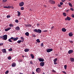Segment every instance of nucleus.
I'll use <instances>...</instances> for the list:
<instances>
[{
	"mask_svg": "<svg viewBox=\"0 0 74 74\" xmlns=\"http://www.w3.org/2000/svg\"><path fill=\"white\" fill-rule=\"evenodd\" d=\"M69 5L71 7H73L72 4H71V3H69Z\"/></svg>",
	"mask_w": 74,
	"mask_h": 74,
	"instance_id": "nucleus-26",
	"label": "nucleus"
},
{
	"mask_svg": "<svg viewBox=\"0 0 74 74\" xmlns=\"http://www.w3.org/2000/svg\"><path fill=\"white\" fill-rule=\"evenodd\" d=\"M62 32H66V29L64 28H62Z\"/></svg>",
	"mask_w": 74,
	"mask_h": 74,
	"instance_id": "nucleus-12",
	"label": "nucleus"
},
{
	"mask_svg": "<svg viewBox=\"0 0 74 74\" xmlns=\"http://www.w3.org/2000/svg\"><path fill=\"white\" fill-rule=\"evenodd\" d=\"M0 39L2 40H7V35H5L3 36H0Z\"/></svg>",
	"mask_w": 74,
	"mask_h": 74,
	"instance_id": "nucleus-1",
	"label": "nucleus"
},
{
	"mask_svg": "<svg viewBox=\"0 0 74 74\" xmlns=\"http://www.w3.org/2000/svg\"><path fill=\"white\" fill-rule=\"evenodd\" d=\"M15 29L16 30H20V28H19V27H17L15 28Z\"/></svg>",
	"mask_w": 74,
	"mask_h": 74,
	"instance_id": "nucleus-14",
	"label": "nucleus"
},
{
	"mask_svg": "<svg viewBox=\"0 0 74 74\" xmlns=\"http://www.w3.org/2000/svg\"><path fill=\"white\" fill-rule=\"evenodd\" d=\"M17 13H18V16H20L21 15V13L19 11H17Z\"/></svg>",
	"mask_w": 74,
	"mask_h": 74,
	"instance_id": "nucleus-22",
	"label": "nucleus"
},
{
	"mask_svg": "<svg viewBox=\"0 0 74 74\" xmlns=\"http://www.w3.org/2000/svg\"><path fill=\"white\" fill-rule=\"evenodd\" d=\"M50 3L52 4H55V1L53 0H50L49 1Z\"/></svg>",
	"mask_w": 74,
	"mask_h": 74,
	"instance_id": "nucleus-7",
	"label": "nucleus"
},
{
	"mask_svg": "<svg viewBox=\"0 0 74 74\" xmlns=\"http://www.w3.org/2000/svg\"><path fill=\"white\" fill-rule=\"evenodd\" d=\"M21 41H21V40H18L17 41V42L18 43V44H20V43L21 42Z\"/></svg>",
	"mask_w": 74,
	"mask_h": 74,
	"instance_id": "nucleus-28",
	"label": "nucleus"
},
{
	"mask_svg": "<svg viewBox=\"0 0 74 74\" xmlns=\"http://www.w3.org/2000/svg\"><path fill=\"white\" fill-rule=\"evenodd\" d=\"M3 8H8L7 6H4Z\"/></svg>",
	"mask_w": 74,
	"mask_h": 74,
	"instance_id": "nucleus-54",
	"label": "nucleus"
},
{
	"mask_svg": "<svg viewBox=\"0 0 74 74\" xmlns=\"http://www.w3.org/2000/svg\"><path fill=\"white\" fill-rule=\"evenodd\" d=\"M70 11V9H68L66 10L67 12H69Z\"/></svg>",
	"mask_w": 74,
	"mask_h": 74,
	"instance_id": "nucleus-52",
	"label": "nucleus"
},
{
	"mask_svg": "<svg viewBox=\"0 0 74 74\" xmlns=\"http://www.w3.org/2000/svg\"><path fill=\"white\" fill-rule=\"evenodd\" d=\"M65 21H67V17L65 19Z\"/></svg>",
	"mask_w": 74,
	"mask_h": 74,
	"instance_id": "nucleus-62",
	"label": "nucleus"
},
{
	"mask_svg": "<svg viewBox=\"0 0 74 74\" xmlns=\"http://www.w3.org/2000/svg\"><path fill=\"white\" fill-rule=\"evenodd\" d=\"M70 10H71V11H74V9L72 8H70Z\"/></svg>",
	"mask_w": 74,
	"mask_h": 74,
	"instance_id": "nucleus-42",
	"label": "nucleus"
},
{
	"mask_svg": "<svg viewBox=\"0 0 74 74\" xmlns=\"http://www.w3.org/2000/svg\"><path fill=\"white\" fill-rule=\"evenodd\" d=\"M73 52V50H69L68 52L69 54H71Z\"/></svg>",
	"mask_w": 74,
	"mask_h": 74,
	"instance_id": "nucleus-8",
	"label": "nucleus"
},
{
	"mask_svg": "<svg viewBox=\"0 0 74 74\" xmlns=\"http://www.w3.org/2000/svg\"><path fill=\"white\" fill-rule=\"evenodd\" d=\"M36 41L38 43L40 42V39H37L36 40Z\"/></svg>",
	"mask_w": 74,
	"mask_h": 74,
	"instance_id": "nucleus-30",
	"label": "nucleus"
},
{
	"mask_svg": "<svg viewBox=\"0 0 74 74\" xmlns=\"http://www.w3.org/2000/svg\"><path fill=\"white\" fill-rule=\"evenodd\" d=\"M53 51V49H47V52H51V51Z\"/></svg>",
	"mask_w": 74,
	"mask_h": 74,
	"instance_id": "nucleus-6",
	"label": "nucleus"
},
{
	"mask_svg": "<svg viewBox=\"0 0 74 74\" xmlns=\"http://www.w3.org/2000/svg\"><path fill=\"white\" fill-rule=\"evenodd\" d=\"M40 46L41 47H44V44H43V43H42L40 44Z\"/></svg>",
	"mask_w": 74,
	"mask_h": 74,
	"instance_id": "nucleus-33",
	"label": "nucleus"
},
{
	"mask_svg": "<svg viewBox=\"0 0 74 74\" xmlns=\"http://www.w3.org/2000/svg\"><path fill=\"white\" fill-rule=\"evenodd\" d=\"M34 32L36 33H38V30L37 29H35L34 30Z\"/></svg>",
	"mask_w": 74,
	"mask_h": 74,
	"instance_id": "nucleus-23",
	"label": "nucleus"
},
{
	"mask_svg": "<svg viewBox=\"0 0 74 74\" xmlns=\"http://www.w3.org/2000/svg\"><path fill=\"white\" fill-rule=\"evenodd\" d=\"M8 41L9 42H12V40H11V39H9L8 40Z\"/></svg>",
	"mask_w": 74,
	"mask_h": 74,
	"instance_id": "nucleus-34",
	"label": "nucleus"
},
{
	"mask_svg": "<svg viewBox=\"0 0 74 74\" xmlns=\"http://www.w3.org/2000/svg\"><path fill=\"white\" fill-rule=\"evenodd\" d=\"M67 21H70L71 20V18L69 16H67Z\"/></svg>",
	"mask_w": 74,
	"mask_h": 74,
	"instance_id": "nucleus-24",
	"label": "nucleus"
},
{
	"mask_svg": "<svg viewBox=\"0 0 74 74\" xmlns=\"http://www.w3.org/2000/svg\"><path fill=\"white\" fill-rule=\"evenodd\" d=\"M25 26H26V27H28V24H25Z\"/></svg>",
	"mask_w": 74,
	"mask_h": 74,
	"instance_id": "nucleus-51",
	"label": "nucleus"
},
{
	"mask_svg": "<svg viewBox=\"0 0 74 74\" xmlns=\"http://www.w3.org/2000/svg\"><path fill=\"white\" fill-rule=\"evenodd\" d=\"M10 39L11 40H14V38L13 37H12L10 38Z\"/></svg>",
	"mask_w": 74,
	"mask_h": 74,
	"instance_id": "nucleus-46",
	"label": "nucleus"
},
{
	"mask_svg": "<svg viewBox=\"0 0 74 74\" xmlns=\"http://www.w3.org/2000/svg\"><path fill=\"white\" fill-rule=\"evenodd\" d=\"M52 71L53 73H56V71H55L54 70H52Z\"/></svg>",
	"mask_w": 74,
	"mask_h": 74,
	"instance_id": "nucleus-50",
	"label": "nucleus"
},
{
	"mask_svg": "<svg viewBox=\"0 0 74 74\" xmlns=\"http://www.w3.org/2000/svg\"><path fill=\"white\" fill-rule=\"evenodd\" d=\"M36 71L37 73H40L41 72V69L39 68H37L36 70Z\"/></svg>",
	"mask_w": 74,
	"mask_h": 74,
	"instance_id": "nucleus-2",
	"label": "nucleus"
},
{
	"mask_svg": "<svg viewBox=\"0 0 74 74\" xmlns=\"http://www.w3.org/2000/svg\"><path fill=\"white\" fill-rule=\"evenodd\" d=\"M1 51L3 53H7V51H6V50L5 49H2Z\"/></svg>",
	"mask_w": 74,
	"mask_h": 74,
	"instance_id": "nucleus-9",
	"label": "nucleus"
},
{
	"mask_svg": "<svg viewBox=\"0 0 74 74\" xmlns=\"http://www.w3.org/2000/svg\"><path fill=\"white\" fill-rule=\"evenodd\" d=\"M45 62H41L40 63V66L41 67H43L44 66Z\"/></svg>",
	"mask_w": 74,
	"mask_h": 74,
	"instance_id": "nucleus-5",
	"label": "nucleus"
},
{
	"mask_svg": "<svg viewBox=\"0 0 74 74\" xmlns=\"http://www.w3.org/2000/svg\"><path fill=\"white\" fill-rule=\"evenodd\" d=\"M73 33L71 32L69 34V36H70V37H71V36H73Z\"/></svg>",
	"mask_w": 74,
	"mask_h": 74,
	"instance_id": "nucleus-18",
	"label": "nucleus"
},
{
	"mask_svg": "<svg viewBox=\"0 0 74 74\" xmlns=\"http://www.w3.org/2000/svg\"><path fill=\"white\" fill-rule=\"evenodd\" d=\"M43 32H47V30H46L43 31Z\"/></svg>",
	"mask_w": 74,
	"mask_h": 74,
	"instance_id": "nucleus-60",
	"label": "nucleus"
},
{
	"mask_svg": "<svg viewBox=\"0 0 74 74\" xmlns=\"http://www.w3.org/2000/svg\"><path fill=\"white\" fill-rule=\"evenodd\" d=\"M7 58L8 60H11L12 59L11 57V56H9Z\"/></svg>",
	"mask_w": 74,
	"mask_h": 74,
	"instance_id": "nucleus-25",
	"label": "nucleus"
},
{
	"mask_svg": "<svg viewBox=\"0 0 74 74\" xmlns=\"http://www.w3.org/2000/svg\"><path fill=\"white\" fill-rule=\"evenodd\" d=\"M39 62H44V59L42 58H39Z\"/></svg>",
	"mask_w": 74,
	"mask_h": 74,
	"instance_id": "nucleus-10",
	"label": "nucleus"
},
{
	"mask_svg": "<svg viewBox=\"0 0 74 74\" xmlns=\"http://www.w3.org/2000/svg\"><path fill=\"white\" fill-rule=\"evenodd\" d=\"M63 2H60V5H63Z\"/></svg>",
	"mask_w": 74,
	"mask_h": 74,
	"instance_id": "nucleus-55",
	"label": "nucleus"
},
{
	"mask_svg": "<svg viewBox=\"0 0 74 74\" xmlns=\"http://www.w3.org/2000/svg\"><path fill=\"white\" fill-rule=\"evenodd\" d=\"M19 38L18 37H16L14 38V40H13L14 41H17L18 40V39Z\"/></svg>",
	"mask_w": 74,
	"mask_h": 74,
	"instance_id": "nucleus-16",
	"label": "nucleus"
},
{
	"mask_svg": "<svg viewBox=\"0 0 74 74\" xmlns=\"http://www.w3.org/2000/svg\"><path fill=\"white\" fill-rule=\"evenodd\" d=\"M62 73H64V74H67L66 72H65L64 71H62Z\"/></svg>",
	"mask_w": 74,
	"mask_h": 74,
	"instance_id": "nucleus-45",
	"label": "nucleus"
},
{
	"mask_svg": "<svg viewBox=\"0 0 74 74\" xmlns=\"http://www.w3.org/2000/svg\"><path fill=\"white\" fill-rule=\"evenodd\" d=\"M64 68L65 70H66V69H67V65H65L64 66Z\"/></svg>",
	"mask_w": 74,
	"mask_h": 74,
	"instance_id": "nucleus-32",
	"label": "nucleus"
},
{
	"mask_svg": "<svg viewBox=\"0 0 74 74\" xmlns=\"http://www.w3.org/2000/svg\"><path fill=\"white\" fill-rule=\"evenodd\" d=\"M66 0H62V2H63V3H64V1H65Z\"/></svg>",
	"mask_w": 74,
	"mask_h": 74,
	"instance_id": "nucleus-56",
	"label": "nucleus"
},
{
	"mask_svg": "<svg viewBox=\"0 0 74 74\" xmlns=\"http://www.w3.org/2000/svg\"><path fill=\"white\" fill-rule=\"evenodd\" d=\"M19 61L20 62H22V60H21V59H19Z\"/></svg>",
	"mask_w": 74,
	"mask_h": 74,
	"instance_id": "nucleus-59",
	"label": "nucleus"
},
{
	"mask_svg": "<svg viewBox=\"0 0 74 74\" xmlns=\"http://www.w3.org/2000/svg\"><path fill=\"white\" fill-rule=\"evenodd\" d=\"M25 35H26V36H29V32H26L25 34Z\"/></svg>",
	"mask_w": 74,
	"mask_h": 74,
	"instance_id": "nucleus-21",
	"label": "nucleus"
},
{
	"mask_svg": "<svg viewBox=\"0 0 74 74\" xmlns=\"http://www.w3.org/2000/svg\"><path fill=\"white\" fill-rule=\"evenodd\" d=\"M29 49H26L24 50V51L26 52H29Z\"/></svg>",
	"mask_w": 74,
	"mask_h": 74,
	"instance_id": "nucleus-19",
	"label": "nucleus"
},
{
	"mask_svg": "<svg viewBox=\"0 0 74 74\" xmlns=\"http://www.w3.org/2000/svg\"><path fill=\"white\" fill-rule=\"evenodd\" d=\"M44 7H47V6L45 5H43Z\"/></svg>",
	"mask_w": 74,
	"mask_h": 74,
	"instance_id": "nucleus-61",
	"label": "nucleus"
},
{
	"mask_svg": "<svg viewBox=\"0 0 74 74\" xmlns=\"http://www.w3.org/2000/svg\"><path fill=\"white\" fill-rule=\"evenodd\" d=\"M21 40H24V38H23V37H22L21 38Z\"/></svg>",
	"mask_w": 74,
	"mask_h": 74,
	"instance_id": "nucleus-39",
	"label": "nucleus"
},
{
	"mask_svg": "<svg viewBox=\"0 0 74 74\" xmlns=\"http://www.w3.org/2000/svg\"><path fill=\"white\" fill-rule=\"evenodd\" d=\"M41 32H42L41 30L40 29H38V33H41Z\"/></svg>",
	"mask_w": 74,
	"mask_h": 74,
	"instance_id": "nucleus-13",
	"label": "nucleus"
},
{
	"mask_svg": "<svg viewBox=\"0 0 74 74\" xmlns=\"http://www.w3.org/2000/svg\"><path fill=\"white\" fill-rule=\"evenodd\" d=\"M24 5V2H22L19 3V5L20 7H23Z\"/></svg>",
	"mask_w": 74,
	"mask_h": 74,
	"instance_id": "nucleus-4",
	"label": "nucleus"
},
{
	"mask_svg": "<svg viewBox=\"0 0 74 74\" xmlns=\"http://www.w3.org/2000/svg\"><path fill=\"white\" fill-rule=\"evenodd\" d=\"M10 27H14V25L12 24H10L9 25Z\"/></svg>",
	"mask_w": 74,
	"mask_h": 74,
	"instance_id": "nucleus-27",
	"label": "nucleus"
},
{
	"mask_svg": "<svg viewBox=\"0 0 74 74\" xmlns=\"http://www.w3.org/2000/svg\"><path fill=\"white\" fill-rule=\"evenodd\" d=\"M16 63L15 62H13V63L12 64V67H15L16 66Z\"/></svg>",
	"mask_w": 74,
	"mask_h": 74,
	"instance_id": "nucleus-11",
	"label": "nucleus"
},
{
	"mask_svg": "<svg viewBox=\"0 0 74 74\" xmlns=\"http://www.w3.org/2000/svg\"><path fill=\"white\" fill-rule=\"evenodd\" d=\"M55 27L53 26L51 27V29H52V30H53V29H54Z\"/></svg>",
	"mask_w": 74,
	"mask_h": 74,
	"instance_id": "nucleus-47",
	"label": "nucleus"
},
{
	"mask_svg": "<svg viewBox=\"0 0 74 74\" xmlns=\"http://www.w3.org/2000/svg\"><path fill=\"white\" fill-rule=\"evenodd\" d=\"M58 7H61V5H60V4H58Z\"/></svg>",
	"mask_w": 74,
	"mask_h": 74,
	"instance_id": "nucleus-57",
	"label": "nucleus"
},
{
	"mask_svg": "<svg viewBox=\"0 0 74 74\" xmlns=\"http://www.w3.org/2000/svg\"><path fill=\"white\" fill-rule=\"evenodd\" d=\"M35 74V73H34V72H32V74Z\"/></svg>",
	"mask_w": 74,
	"mask_h": 74,
	"instance_id": "nucleus-63",
	"label": "nucleus"
},
{
	"mask_svg": "<svg viewBox=\"0 0 74 74\" xmlns=\"http://www.w3.org/2000/svg\"><path fill=\"white\" fill-rule=\"evenodd\" d=\"M7 0H3V2L4 3H5V2H6Z\"/></svg>",
	"mask_w": 74,
	"mask_h": 74,
	"instance_id": "nucleus-49",
	"label": "nucleus"
},
{
	"mask_svg": "<svg viewBox=\"0 0 74 74\" xmlns=\"http://www.w3.org/2000/svg\"><path fill=\"white\" fill-rule=\"evenodd\" d=\"M58 60V58H56L54 59L53 60L54 63V64H57V63L56 62Z\"/></svg>",
	"mask_w": 74,
	"mask_h": 74,
	"instance_id": "nucleus-3",
	"label": "nucleus"
},
{
	"mask_svg": "<svg viewBox=\"0 0 74 74\" xmlns=\"http://www.w3.org/2000/svg\"><path fill=\"white\" fill-rule=\"evenodd\" d=\"M70 42H71V43H73V41H70Z\"/></svg>",
	"mask_w": 74,
	"mask_h": 74,
	"instance_id": "nucleus-58",
	"label": "nucleus"
},
{
	"mask_svg": "<svg viewBox=\"0 0 74 74\" xmlns=\"http://www.w3.org/2000/svg\"><path fill=\"white\" fill-rule=\"evenodd\" d=\"M32 37H34V38H35V37H36V35H35V34H33L32 35Z\"/></svg>",
	"mask_w": 74,
	"mask_h": 74,
	"instance_id": "nucleus-31",
	"label": "nucleus"
},
{
	"mask_svg": "<svg viewBox=\"0 0 74 74\" xmlns=\"http://www.w3.org/2000/svg\"><path fill=\"white\" fill-rule=\"evenodd\" d=\"M9 71H7L6 72H5V74H8Z\"/></svg>",
	"mask_w": 74,
	"mask_h": 74,
	"instance_id": "nucleus-37",
	"label": "nucleus"
},
{
	"mask_svg": "<svg viewBox=\"0 0 74 74\" xmlns=\"http://www.w3.org/2000/svg\"><path fill=\"white\" fill-rule=\"evenodd\" d=\"M30 56H31L32 58V59H34V55L31 54L30 55Z\"/></svg>",
	"mask_w": 74,
	"mask_h": 74,
	"instance_id": "nucleus-17",
	"label": "nucleus"
},
{
	"mask_svg": "<svg viewBox=\"0 0 74 74\" xmlns=\"http://www.w3.org/2000/svg\"><path fill=\"white\" fill-rule=\"evenodd\" d=\"M15 22H16V23H18L19 22V21L17 19H16L15 20Z\"/></svg>",
	"mask_w": 74,
	"mask_h": 74,
	"instance_id": "nucleus-36",
	"label": "nucleus"
},
{
	"mask_svg": "<svg viewBox=\"0 0 74 74\" xmlns=\"http://www.w3.org/2000/svg\"><path fill=\"white\" fill-rule=\"evenodd\" d=\"M30 64H33V62L32 61H30Z\"/></svg>",
	"mask_w": 74,
	"mask_h": 74,
	"instance_id": "nucleus-44",
	"label": "nucleus"
},
{
	"mask_svg": "<svg viewBox=\"0 0 74 74\" xmlns=\"http://www.w3.org/2000/svg\"><path fill=\"white\" fill-rule=\"evenodd\" d=\"M21 10H24V8L23 7H21Z\"/></svg>",
	"mask_w": 74,
	"mask_h": 74,
	"instance_id": "nucleus-43",
	"label": "nucleus"
},
{
	"mask_svg": "<svg viewBox=\"0 0 74 74\" xmlns=\"http://www.w3.org/2000/svg\"><path fill=\"white\" fill-rule=\"evenodd\" d=\"M9 51H12V48H10L8 49Z\"/></svg>",
	"mask_w": 74,
	"mask_h": 74,
	"instance_id": "nucleus-35",
	"label": "nucleus"
},
{
	"mask_svg": "<svg viewBox=\"0 0 74 74\" xmlns=\"http://www.w3.org/2000/svg\"><path fill=\"white\" fill-rule=\"evenodd\" d=\"M40 23H37L36 24V25H37V26H38V27L39 26H40Z\"/></svg>",
	"mask_w": 74,
	"mask_h": 74,
	"instance_id": "nucleus-40",
	"label": "nucleus"
},
{
	"mask_svg": "<svg viewBox=\"0 0 74 74\" xmlns=\"http://www.w3.org/2000/svg\"><path fill=\"white\" fill-rule=\"evenodd\" d=\"M11 29V27H10L9 28H8L7 29H5V32H7V31H8V30H10V29Z\"/></svg>",
	"mask_w": 74,
	"mask_h": 74,
	"instance_id": "nucleus-15",
	"label": "nucleus"
},
{
	"mask_svg": "<svg viewBox=\"0 0 74 74\" xmlns=\"http://www.w3.org/2000/svg\"><path fill=\"white\" fill-rule=\"evenodd\" d=\"M11 8H12V9H14V7H13L12 6L11 7Z\"/></svg>",
	"mask_w": 74,
	"mask_h": 74,
	"instance_id": "nucleus-64",
	"label": "nucleus"
},
{
	"mask_svg": "<svg viewBox=\"0 0 74 74\" xmlns=\"http://www.w3.org/2000/svg\"><path fill=\"white\" fill-rule=\"evenodd\" d=\"M3 45V43H0V46H2V45Z\"/></svg>",
	"mask_w": 74,
	"mask_h": 74,
	"instance_id": "nucleus-53",
	"label": "nucleus"
},
{
	"mask_svg": "<svg viewBox=\"0 0 74 74\" xmlns=\"http://www.w3.org/2000/svg\"><path fill=\"white\" fill-rule=\"evenodd\" d=\"M10 17H11V16H10V15H8L7 16V18H10Z\"/></svg>",
	"mask_w": 74,
	"mask_h": 74,
	"instance_id": "nucleus-41",
	"label": "nucleus"
},
{
	"mask_svg": "<svg viewBox=\"0 0 74 74\" xmlns=\"http://www.w3.org/2000/svg\"><path fill=\"white\" fill-rule=\"evenodd\" d=\"M28 27H32V25L31 24H28Z\"/></svg>",
	"mask_w": 74,
	"mask_h": 74,
	"instance_id": "nucleus-38",
	"label": "nucleus"
},
{
	"mask_svg": "<svg viewBox=\"0 0 74 74\" xmlns=\"http://www.w3.org/2000/svg\"><path fill=\"white\" fill-rule=\"evenodd\" d=\"M71 62H74V58H71L70 59Z\"/></svg>",
	"mask_w": 74,
	"mask_h": 74,
	"instance_id": "nucleus-20",
	"label": "nucleus"
},
{
	"mask_svg": "<svg viewBox=\"0 0 74 74\" xmlns=\"http://www.w3.org/2000/svg\"><path fill=\"white\" fill-rule=\"evenodd\" d=\"M11 8V7L10 6H8L7 7L8 8Z\"/></svg>",
	"mask_w": 74,
	"mask_h": 74,
	"instance_id": "nucleus-48",
	"label": "nucleus"
},
{
	"mask_svg": "<svg viewBox=\"0 0 74 74\" xmlns=\"http://www.w3.org/2000/svg\"><path fill=\"white\" fill-rule=\"evenodd\" d=\"M63 16H66V13L64 12L63 13Z\"/></svg>",
	"mask_w": 74,
	"mask_h": 74,
	"instance_id": "nucleus-29",
	"label": "nucleus"
}]
</instances>
